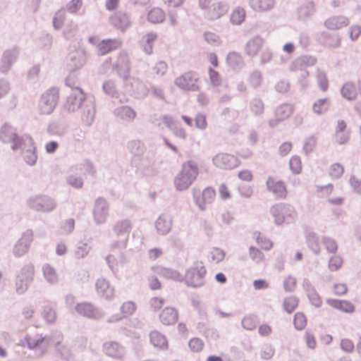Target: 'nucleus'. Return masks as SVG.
<instances>
[{
    "instance_id": "43",
    "label": "nucleus",
    "mask_w": 361,
    "mask_h": 361,
    "mask_svg": "<svg viewBox=\"0 0 361 361\" xmlns=\"http://www.w3.org/2000/svg\"><path fill=\"white\" fill-rule=\"evenodd\" d=\"M188 345L190 349L194 353L201 352L204 346V341L200 338H192L189 342Z\"/></svg>"
},
{
    "instance_id": "7",
    "label": "nucleus",
    "mask_w": 361,
    "mask_h": 361,
    "mask_svg": "<svg viewBox=\"0 0 361 361\" xmlns=\"http://www.w3.org/2000/svg\"><path fill=\"white\" fill-rule=\"evenodd\" d=\"M35 276V267L27 264L23 267L17 276L16 281V291L18 293H25L32 283Z\"/></svg>"
},
{
    "instance_id": "62",
    "label": "nucleus",
    "mask_w": 361,
    "mask_h": 361,
    "mask_svg": "<svg viewBox=\"0 0 361 361\" xmlns=\"http://www.w3.org/2000/svg\"><path fill=\"white\" fill-rule=\"evenodd\" d=\"M164 300L161 298H152L150 300V307L154 310H159L164 305Z\"/></svg>"
},
{
    "instance_id": "25",
    "label": "nucleus",
    "mask_w": 361,
    "mask_h": 361,
    "mask_svg": "<svg viewBox=\"0 0 361 361\" xmlns=\"http://www.w3.org/2000/svg\"><path fill=\"white\" fill-rule=\"evenodd\" d=\"M137 310L135 302L128 300L122 303L120 307V314L117 319H122L133 315Z\"/></svg>"
},
{
    "instance_id": "32",
    "label": "nucleus",
    "mask_w": 361,
    "mask_h": 361,
    "mask_svg": "<svg viewBox=\"0 0 361 361\" xmlns=\"http://www.w3.org/2000/svg\"><path fill=\"white\" fill-rule=\"evenodd\" d=\"M263 45V41L257 38L249 41L246 45V53L250 56H255L261 49Z\"/></svg>"
},
{
    "instance_id": "21",
    "label": "nucleus",
    "mask_w": 361,
    "mask_h": 361,
    "mask_svg": "<svg viewBox=\"0 0 361 361\" xmlns=\"http://www.w3.org/2000/svg\"><path fill=\"white\" fill-rule=\"evenodd\" d=\"M111 23L119 29L125 30L130 25V20L126 13L123 12H117L110 18Z\"/></svg>"
},
{
    "instance_id": "63",
    "label": "nucleus",
    "mask_w": 361,
    "mask_h": 361,
    "mask_svg": "<svg viewBox=\"0 0 361 361\" xmlns=\"http://www.w3.org/2000/svg\"><path fill=\"white\" fill-rule=\"evenodd\" d=\"M284 287L288 291H293L296 287V279L293 276H288L284 281Z\"/></svg>"
},
{
    "instance_id": "58",
    "label": "nucleus",
    "mask_w": 361,
    "mask_h": 361,
    "mask_svg": "<svg viewBox=\"0 0 361 361\" xmlns=\"http://www.w3.org/2000/svg\"><path fill=\"white\" fill-rule=\"evenodd\" d=\"M219 192L220 197L223 200H226L231 197V194L230 192L228 187L224 183H222L219 185Z\"/></svg>"
},
{
    "instance_id": "57",
    "label": "nucleus",
    "mask_w": 361,
    "mask_h": 361,
    "mask_svg": "<svg viewBox=\"0 0 361 361\" xmlns=\"http://www.w3.org/2000/svg\"><path fill=\"white\" fill-rule=\"evenodd\" d=\"M341 39L339 35L330 36L326 40V45L331 48H337L341 45Z\"/></svg>"
},
{
    "instance_id": "51",
    "label": "nucleus",
    "mask_w": 361,
    "mask_h": 361,
    "mask_svg": "<svg viewBox=\"0 0 361 361\" xmlns=\"http://www.w3.org/2000/svg\"><path fill=\"white\" fill-rule=\"evenodd\" d=\"M242 324L243 326L247 330L255 329L257 324V319L252 315L246 316L243 319Z\"/></svg>"
},
{
    "instance_id": "56",
    "label": "nucleus",
    "mask_w": 361,
    "mask_h": 361,
    "mask_svg": "<svg viewBox=\"0 0 361 361\" xmlns=\"http://www.w3.org/2000/svg\"><path fill=\"white\" fill-rule=\"evenodd\" d=\"M317 145V140L314 137H308L304 145V150L305 152L310 153L312 152Z\"/></svg>"
},
{
    "instance_id": "42",
    "label": "nucleus",
    "mask_w": 361,
    "mask_h": 361,
    "mask_svg": "<svg viewBox=\"0 0 361 361\" xmlns=\"http://www.w3.org/2000/svg\"><path fill=\"white\" fill-rule=\"evenodd\" d=\"M294 326L298 330H302L307 325V318L302 312H297L293 319Z\"/></svg>"
},
{
    "instance_id": "52",
    "label": "nucleus",
    "mask_w": 361,
    "mask_h": 361,
    "mask_svg": "<svg viewBox=\"0 0 361 361\" xmlns=\"http://www.w3.org/2000/svg\"><path fill=\"white\" fill-rule=\"evenodd\" d=\"M343 265V259L339 256H333L329 259V268L331 271H335L338 270Z\"/></svg>"
},
{
    "instance_id": "27",
    "label": "nucleus",
    "mask_w": 361,
    "mask_h": 361,
    "mask_svg": "<svg viewBox=\"0 0 361 361\" xmlns=\"http://www.w3.org/2000/svg\"><path fill=\"white\" fill-rule=\"evenodd\" d=\"M75 310L78 314L87 317H94L97 314L95 307L90 303L82 302L76 305Z\"/></svg>"
},
{
    "instance_id": "29",
    "label": "nucleus",
    "mask_w": 361,
    "mask_h": 361,
    "mask_svg": "<svg viewBox=\"0 0 361 361\" xmlns=\"http://www.w3.org/2000/svg\"><path fill=\"white\" fill-rule=\"evenodd\" d=\"M166 18L165 12L160 8H152L147 14V20L154 24L162 23Z\"/></svg>"
},
{
    "instance_id": "2",
    "label": "nucleus",
    "mask_w": 361,
    "mask_h": 361,
    "mask_svg": "<svg viewBox=\"0 0 361 361\" xmlns=\"http://www.w3.org/2000/svg\"><path fill=\"white\" fill-rule=\"evenodd\" d=\"M270 212L277 225L290 224L297 219V212L295 208L284 202L274 204L270 209Z\"/></svg>"
},
{
    "instance_id": "59",
    "label": "nucleus",
    "mask_w": 361,
    "mask_h": 361,
    "mask_svg": "<svg viewBox=\"0 0 361 361\" xmlns=\"http://www.w3.org/2000/svg\"><path fill=\"white\" fill-rule=\"evenodd\" d=\"M82 5V0H71L67 6L68 11L74 13H76Z\"/></svg>"
},
{
    "instance_id": "36",
    "label": "nucleus",
    "mask_w": 361,
    "mask_h": 361,
    "mask_svg": "<svg viewBox=\"0 0 361 361\" xmlns=\"http://www.w3.org/2000/svg\"><path fill=\"white\" fill-rule=\"evenodd\" d=\"M29 142L30 144V147L29 149L26 151V154L25 155V161L30 165H34L37 161V154L35 147L34 146V142L31 137H27Z\"/></svg>"
},
{
    "instance_id": "18",
    "label": "nucleus",
    "mask_w": 361,
    "mask_h": 361,
    "mask_svg": "<svg viewBox=\"0 0 361 361\" xmlns=\"http://www.w3.org/2000/svg\"><path fill=\"white\" fill-rule=\"evenodd\" d=\"M159 319L164 325H173L178 321V311L173 307H165L160 313Z\"/></svg>"
},
{
    "instance_id": "50",
    "label": "nucleus",
    "mask_w": 361,
    "mask_h": 361,
    "mask_svg": "<svg viewBox=\"0 0 361 361\" xmlns=\"http://www.w3.org/2000/svg\"><path fill=\"white\" fill-rule=\"evenodd\" d=\"M350 132H335L334 141L337 145H345L350 140Z\"/></svg>"
},
{
    "instance_id": "26",
    "label": "nucleus",
    "mask_w": 361,
    "mask_h": 361,
    "mask_svg": "<svg viewBox=\"0 0 361 361\" xmlns=\"http://www.w3.org/2000/svg\"><path fill=\"white\" fill-rule=\"evenodd\" d=\"M250 6L256 11L262 12L271 9L274 6V0H250Z\"/></svg>"
},
{
    "instance_id": "1",
    "label": "nucleus",
    "mask_w": 361,
    "mask_h": 361,
    "mask_svg": "<svg viewBox=\"0 0 361 361\" xmlns=\"http://www.w3.org/2000/svg\"><path fill=\"white\" fill-rule=\"evenodd\" d=\"M199 175V167L192 160L185 161L182 164L180 171L174 179V185L178 190L188 188Z\"/></svg>"
},
{
    "instance_id": "8",
    "label": "nucleus",
    "mask_w": 361,
    "mask_h": 361,
    "mask_svg": "<svg viewBox=\"0 0 361 361\" xmlns=\"http://www.w3.org/2000/svg\"><path fill=\"white\" fill-rule=\"evenodd\" d=\"M267 190L276 198L286 199L288 195V189L286 183L276 176H269L266 180Z\"/></svg>"
},
{
    "instance_id": "3",
    "label": "nucleus",
    "mask_w": 361,
    "mask_h": 361,
    "mask_svg": "<svg viewBox=\"0 0 361 361\" xmlns=\"http://www.w3.org/2000/svg\"><path fill=\"white\" fill-rule=\"evenodd\" d=\"M59 99V90L51 87L44 92L39 101L38 110L42 115H48L53 112Z\"/></svg>"
},
{
    "instance_id": "45",
    "label": "nucleus",
    "mask_w": 361,
    "mask_h": 361,
    "mask_svg": "<svg viewBox=\"0 0 361 361\" xmlns=\"http://www.w3.org/2000/svg\"><path fill=\"white\" fill-rule=\"evenodd\" d=\"M256 242L262 250L267 251L271 250L274 245L270 239L262 235L260 233L258 234L256 238Z\"/></svg>"
},
{
    "instance_id": "48",
    "label": "nucleus",
    "mask_w": 361,
    "mask_h": 361,
    "mask_svg": "<svg viewBox=\"0 0 361 361\" xmlns=\"http://www.w3.org/2000/svg\"><path fill=\"white\" fill-rule=\"evenodd\" d=\"M289 164L293 173L298 174L302 171V161L300 157L293 156L290 159Z\"/></svg>"
},
{
    "instance_id": "41",
    "label": "nucleus",
    "mask_w": 361,
    "mask_h": 361,
    "mask_svg": "<svg viewBox=\"0 0 361 361\" xmlns=\"http://www.w3.org/2000/svg\"><path fill=\"white\" fill-rule=\"evenodd\" d=\"M131 228V224L128 220L118 221L114 226V231L117 234L126 233L128 235Z\"/></svg>"
},
{
    "instance_id": "24",
    "label": "nucleus",
    "mask_w": 361,
    "mask_h": 361,
    "mask_svg": "<svg viewBox=\"0 0 361 361\" xmlns=\"http://www.w3.org/2000/svg\"><path fill=\"white\" fill-rule=\"evenodd\" d=\"M341 92L342 96L348 100H354L357 96V85L353 82H345Z\"/></svg>"
},
{
    "instance_id": "35",
    "label": "nucleus",
    "mask_w": 361,
    "mask_h": 361,
    "mask_svg": "<svg viewBox=\"0 0 361 361\" xmlns=\"http://www.w3.org/2000/svg\"><path fill=\"white\" fill-rule=\"evenodd\" d=\"M329 107V100L328 98L319 99L312 105V110L317 114H322L327 111Z\"/></svg>"
},
{
    "instance_id": "33",
    "label": "nucleus",
    "mask_w": 361,
    "mask_h": 361,
    "mask_svg": "<svg viewBox=\"0 0 361 361\" xmlns=\"http://www.w3.org/2000/svg\"><path fill=\"white\" fill-rule=\"evenodd\" d=\"M41 314L44 320L49 324L55 322L57 318L54 308L50 305H47L43 307Z\"/></svg>"
},
{
    "instance_id": "20",
    "label": "nucleus",
    "mask_w": 361,
    "mask_h": 361,
    "mask_svg": "<svg viewBox=\"0 0 361 361\" xmlns=\"http://www.w3.org/2000/svg\"><path fill=\"white\" fill-rule=\"evenodd\" d=\"M349 24V20L343 16H336L326 20L324 25L329 30L341 29Z\"/></svg>"
},
{
    "instance_id": "19",
    "label": "nucleus",
    "mask_w": 361,
    "mask_h": 361,
    "mask_svg": "<svg viewBox=\"0 0 361 361\" xmlns=\"http://www.w3.org/2000/svg\"><path fill=\"white\" fill-rule=\"evenodd\" d=\"M104 353L111 357L121 358L123 355V347L117 342H106L103 345Z\"/></svg>"
},
{
    "instance_id": "61",
    "label": "nucleus",
    "mask_w": 361,
    "mask_h": 361,
    "mask_svg": "<svg viewBox=\"0 0 361 361\" xmlns=\"http://www.w3.org/2000/svg\"><path fill=\"white\" fill-rule=\"evenodd\" d=\"M324 244L326 249L329 252H335L338 249V246H337L336 242L331 238H324Z\"/></svg>"
},
{
    "instance_id": "16",
    "label": "nucleus",
    "mask_w": 361,
    "mask_h": 361,
    "mask_svg": "<svg viewBox=\"0 0 361 361\" xmlns=\"http://www.w3.org/2000/svg\"><path fill=\"white\" fill-rule=\"evenodd\" d=\"M122 42L118 39H106L102 40L97 45V52L99 55H105L121 47Z\"/></svg>"
},
{
    "instance_id": "28",
    "label": "nucleus",
    "mask_w": 361,
    "mask_h": 361,
    "mask_svg": "<svg viewBox=\"0 0 361 361\" xmlns=\"http://www.w3.org/2000/svg\"><path fill=\"white\" fill-rule=\"evenodd\" d=\"M157 39V35L155 32H149L143 36L141 44L147 54L152 53L154 44Z\"/></svg>"
},
{
    "instance_id": "10",
    "label": "nucleus",
    "mask_w": 361,
    "mask_h": 361,
    "mask_svg": "<svg viewBox=\"0 0 361 361\" xmlns=\"http://www.w3.org/2000/svg\"><path fill=\"white\" fill-rule=\"evenodd\" d=\"M34 234L32 231L28 230L23 233L13 248V253L16 257H21L29 250L30 244L33 241Z\"/></svg>"
},
{
    "instance_id": "38",
    "label": "nucleus",
    "mask_w": 361,
    "mask_h": 361,
    "mask_svg": "<svg viewBox=\"0 0 361 361\" xmlns=\"http://www.w3.org/2000/svg\"><path fill=\"white\" fill-rule=\"evenodd\" d=\"M43 274L47 281L50 283H55L58 281V275L56 270L49 264L43 267Z\"/></svg>"
},
{
    "instance_id": "5",
    "label": "nucleus",
    "mask_w": 361,
    "mask_h": 361,
    "mask_svg": "<svg viewBox=\"0 0 361 361\" xmlns=\"http://www.w3.org/2000/svg\"><path fill=\"white\" fill-rule=\"evenodd\" d=\"M176 85L182 90L197 91L200 88V78L196 71H189L175 80Z\"/></svg>"
},
{
    "instance_id": "6",
    "label": "nucleus",
    "mask_w": 361,
    "mask_h": 361,
    "mask_svg": "<svg viewBox=\"0 0 361 361\" xmlns=\"http://www.w3.org/2000/svg\"><path fill=\"white\" fill-rule=\"evenodd\" d=\"M207 270L202 262H197L185 274V281L189 286L199 287L204 283Z\"/></svg>"
},
{
    "instance_id": "15",
    "label": "nucleus",
    "mask_w": 361,
    "mask_h": 361,
    "mask_svg": "<svg viewBox=\"0 0 361 361\" xmlns=\"http://www.w3.org/2000/svg\"><path fill=\"white\" fill-rule=\"evenodd\" d=\"M109 213V204L103 198H98L95 201L93 211L94 219L97 224H103L106 221Z\"/></svg>"
},
{
    "instance_id": "44",
    "label": "nucleus",
    "mask_w": 361,
    "mask_h": 361,
    "mask_svg": "<svg viewBox=\"0 0 361 361\" xmlns=\"http://www.w3.org/2000/svg\"><path fill=\"white\" fill-rule=\"evenodd\" d=\"M344 172L343 166L339 163H335L330 166L329 174L332 178H338Z\"/></svg>"
},
{
    "instance_id": "11",
    "label": "nucleus",
    "mask_w": 361,
    "mask_h": 361,
    "mask_svg": "<svg viewBox=\"0 0 361 361\" xmlns=\"http://www.w3.org/2000/svg\"><path fill=\"white\" fill-rule=\"evenodd\" d=\"M214 164L223 169H231L238 166L239 161L233 155L219 153L213 158Z\"/></svg>"
},
{
    "instance_id": "4",
    "label": "nucleus",
    "mask_w": 361,
    "mask_h": 361,
    "mask_svg": "<svg viewBox=\"0 0 361 361\" xmlns=\"http://www.w3.org/2000/svg\"><path fill=\"white\" fill-rule=\"evenodd\" d=\"M200 5L209 20L219 19L228 11V4L222 1L211 4V0H200Z\"/></svg>"
},
{
    "instance_id": "49",
    "label": "nucleus",
    "mask_w": 361,
    "mask_h": 361,
    "mask_svg": "<svg viewBox=\"0 0 361 361\" xmlns=\"http://www.w3.org/2000/svg\"><path fill=\"white\" fill-rule=\"evenodd\" d=\"M39 204L41 207L42 210L49 211L55 207V204L52 200L47 197H42L37 200ZM40 209V208H37Z\"/></svg>"
},
{
    "instance_id": "30",
    "label": "nucleus",
    "mask_w": 361,
    "mask_h": 361,
    "mask_svg": "<svg viewBox=\"0 0 361 361\" xmlns=\"http://www.w3.org/2000/svg\"><path fill=\"white\" fill-rule=\"evenodd\" d=\"M245 10L242 7L238 6L232 11L230 20L233 25H240L245 21Z\"/></svg>"
},
{
    "instance_id": "37",
    "label": "nucleus",
    "mask_w": 361,
    "mask_h": 361,
    "mask_svg": "<svg viewBox=\"0 0 361 361\" xmlns=\"http://www.w3.org/2000/svg\"><path fill=\"white\" fill-rule=\"evenodd\" d=\"M249 256L255 264H260L265 261L264 254L255 246L249 247Z\"/></svg>"
},
{
    "instance_id": "31",
    "label": "nucleus",
    "mask_w": 361,
    "mask_h": 361,
    "mask_svg": "<svg viewBox=\"0 0 361 361\" xmlns=\"http://www.w3.org/2000/svg\"><path fill=\"white\" fill-rule=\"evenodd\" d=\"M294 111V106L291 104H283L279 106L276 111L278 121H283L288 118Z\"/></svg>"
},
{
    "instance_id": "47",
    "label": "nucleus",
    "mask_w": 361,
    "mask_h": 361,
    "mask_svg": "<svg viewBox=\"0 0 361 361\" xmlns=\"http://www.w3.org/2000/svg\"><path fill=\"white\" fill-rule=\"evenodd\" d=\"M73 69H78L82 67L86 62L85 55L84 53H77L76 56H73L71 59Z\"/></svg>"
},
{
    "instance_id": "9",
    "label": "nucleus",
    "mask_w": 361,
    "mask_h": 361,
    "mask_svg": "<svg viewBox=\"0 0 361 361\" xmlns=\"http://www.w3.org/2000/svg\"><path fill=\"white\" fill-rule=\"evenodd\" d=\"M194 198L198 207L204 210L214 202L216 191L212 187H207L202 192H195Z\"/></svg>"
},
{
    "instance_id": "13",
    "label": "nucleus",
    "mask_w": 361,
    "mask_h": 361,
    "mask_svg": "<svg viewBox=\"0 0 361 361\" xmlns=\"http://www.w3.org/2000/svg\"><path fill=\"white\" fill-rule=\"evenodd\" d=\"M95 288L97 294L106 300H111L115 296L114 287L104 278H99L97 280Z\"/></svg>"
},
{
    "instance_id": "40",
    "label": "nucleus",
    "mask_w": 361,
    "mask_h": 361,
    "mask_svg": "<svg viewBox=\"0 0 361 361\" xmlns=\"http://www.w3.org/2000/svg\"><path fill=\"white\" fill-rule=\"evenodd\" d=\"M226 61L229 66L235 68L242 64L243 59L240 54L231 52L227 56Z\"/></svg>"
},
{
    "instance_id": "39",
    "label": "nucleus",
    "mask_w": 361,
    "mask_h": 361,
    "mask_svg": "<svg viewBox=\"0 0 361 361\" xmlns=\"http://www.w3.org/2000/svg\"><path fill=\"white\" fill-rule=\"evenodd\" d=\"M120 117L125 121H132L136 116V113L130 107L125 106H122L118 110Z\"/></svg>"
},
{
    "instance_id": "55",
    "label": "nucleus",
    "mask_w": 361,
    "mask_h": 361,
    "mask_svg": "<svg viewBox=\"0 0 361 361\" xmlns=\"http://www.w3.org/2000/svg\"><path fill=\"white\" fill-rule=\"evenodd\" d=\"M161 275L166 279H176L179 278L180 274L175 270L169 269V268H163L161 270Z\"/></svg>"
},
{
    "instance_id": "12",
    "label": "nucleus",
    "mask_w": 361,
    "mask_h": 361,
    "mask_svg": "<svg viewBox=\"0 0 361 361\" xmlns=\"http://www.w3.org/2000/svg\"><path fill=\"white\" fill-rule=\"evenodd\" d=\"M85 94L80 88H75L72 93L68 97L65 104V107L68 111H75L78 110L82 102L85 99Z\"/></svg>"
},
{
    "instance_id": "53",
    "label": "nucleus",
    "mask_w": 361,
    "mask_h": 361,
    "mask_svg": "<svg viewBox=\"0 0 361 361\" xmlns=\"http://www.w3.org/2000/svg\"><path fill=\"white\" fill-rule=\"evenodd\" d=\"M209 77L211 83L214 86H219L221 83V78L218 71L212 68L208 69Z\"/></svg>"
},
{
    "instance_id": "54",
    "label": "nucleus",
    "mask_w": 361,
    "mask_h": 361,
    "mask_svg": "<svg viewBox=\"0 0 361 361\" xmlns=\"http://www.w3.org/2000/svg\"><path fill=\"white\" fill-rule=\"evenodd\" d=\"M225 257V253L224 252L219 249V248H214L211 252H210V254H209V257L210 259L216 262V263H218L221 261H222L224 259Z\"/></svg>"
},
{
    "instance_id": "46",
    "label": "nucleus",
    "mask_w": 361,
    "mask_h": 361,
    "mask_svg": "<svg viewBox=\"0 0 361 361\" xmlns=\"http://www.w3.org/2000/svg\"><path fill=\"white\" fill-rule=\"evenodd\" d=\"M298 305V299L293 296L286 298L283 302L284 309L289 314L293 312L296 309Z\"/></svg>"
},
{
    "instance_id": "17",
    "label": "nucleus",
    "mask_w": 361,
    "mask_h": 361,
    "mask_svg": "<svg viewBox=\"0 0 361 361\" xmlns=\"http://www.w3.org/2000/svg\"><path fill=\"white\" fill-rule=\"evenodd\" d=\"M27 347L30 349L39 348L42 349V352L47 348L50 342L46 337L41 335H29L25 339Z\"/></svg>"
},
{
    "instance_id": "14",
    "label": "nucleus",
    "mask_w": 361,
    "mask_h": 361,
    "mask_svg": "<svg viewBox=\"0 0 361 361\" xmlns=\"http://www.w3.org/2000/svg\"><path fill=\"white\" fill-rule=\"evenodd\" d=\"M0 137L4 142L12 143V149H16L22 146V140L16 133L15 130L7 126H4L1 130Z\"/></svg>"
},
{
    "instance_id": "22",
    "label": "nucleus",
    "mask_w": 361,
    "mask_h": 361,
    "mask_svg": "<svg viewBox=\"0 0 361 361\" xmlns=\"http://www.w3.org/2000/svg\"><path fill=\"white\" fill-rule=\"evenodd\" d=\"M151 343L157 348L166 350L169 343L165 336L157 331H153L149 334Z\"/></svg>"
},
{
    "instance_id": "60",
    "label": "nucleus",
    "mask_w": 361,
    "mask_h": 361,
    "mask_svg": "<svg viewBox=\"0 0 361 361\" xmlns=\"http://www.w3.org/2000/svg\"><path fill=\"white\" fill-rule=\"evenodd\" d=\"M305 338L307 347L311 349H314L317 346L315 336L312 333L307 331L305 332Z\"/></svg>"
},
{
    "instance_id": "64",
    "label": "nucleus",
    "mask_w": 361,
    "mask_h": 361,
    "mask_svg": "<svg viewBox=\"0 0 361 361\" xmlns=\"http://www.w3.org/2000/svg\"><path fill=\"white\" fill-rule=\"evenodd\" d=\"M350 183L353 189L357 193L361 194V180L355 176L350 178Z\"/></svg>"
},
{
    "instance_id": "23",
    "label": "nucleus",
    "mask_w": 361,
    "mask_h": 361,
    "mask_svg": "<svg viewBox=\"0 0 361 361\" xmlns=\"http://www.w3.org/2000/svg\"><path fill=\"white\" fill-rule=\"evenodd\" d=\"M171 218L166 215L160 216L156 221L157 231L162 234H166L171 228Z\"/></svg>"
},
{
    "instance_id": "34",
    "label": "nucleus",
    "mask_w": 361,
    "mask_h": 361,
    "mask_svg": "<svg viewBox=\"0 0 361 361\" xmlns=\"http://www.w3.org/2000/svg\"><path fill=\"white\" fill-rule=\"evenodd\" d=\"M329 304L334 307L345 312L350 313L354 311L353 305L345 300H333L329 301Z\"/></svg>"
}]
</instances>
